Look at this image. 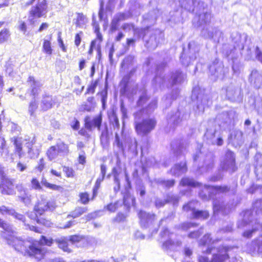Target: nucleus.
Here are the masks:
<instances>
[{
	"label": "nucleus",
	"instance_id": "45",
	"mask_svg": "<svg viewBox=\"0 0 262 262\" xmlns=\"http://www.w3.org/2000/svg\"><path fill=\"white\" fill-rule=\"evenodd\" d=\"M53 240L52 238H47L45 236H41V237L39 242H38V243H39L41 248L45 249L46 250V251H47V250L45 248L42 247L41 245H47L48 246H50L53 244ZM33 242H37V241H33Z\"/></svg>",
	"mask_w": 262,
	"mask_h": 262
},
{
	"label": "nucleus",
	"instance_id": "47",
	"mask_svg": "<svg viewBox=\"0 0 262 262\" xmlns=\"http://www.w3.org/2000/svg\"><path fill=\"white\" fill-rule=\"evenodd\" d=\"M9 31L7 29H4L0 32V43L6 41L9 37Z\"/></svg>",
	"mask_w": 262,
	"mask_h": 262
},
{
	"label": "nucleus",
	"instance_id": "18",
	"mask_svg": "<svg viewBox=\"0 0 262 262\" xmlns=\"http://www.w3.org/2000/svg\"><path fill=\"white\" fill-rule=\"evenodd\" d=\"M249 80L256 88H260L262 86V73L256 70H253L250 74Z\"/></svg>",
	"mask_w": 262,
	"mask_h": 262
},
{
	"label": "nucleus",
	"instance_id": "21",
	"mask_svg": "<svg viewBox=\"0 0 262 262\" xmlns=\"http://www.w3.org/2000/svg\"><path fill=\"white\" fill-rule=\"evenodd\" d=\"M214 243V241H212L210 237V235L207 234L205 235L200 240L199 244L203 247L207 246L206 249L205 250L202 249L203 253H210L212 250V247H210L211 244Z\"/></svg>",
	"mask_w": 262,
	"mask_h": 262
},
{
	"label": "nucleus",
	"instance_id": "28",
	"mask_svg": "<svg viewBox=\"0 0 262 262\" xmlns=\"http://www.w3.org/2000/svg\"><path fill=\"white\" fill-rule=\"evenodd\" d=\"M187 170L185 162L176 164L170 170V172L174 176H179L185 173Z\"/></svg>",
	"mask_w": 262,
	"mask_h": 262
},
{
	"label": "nucleus",
	"instance_id": "31",
	"mask_svg": "<svg viewBox=\"0 0 262 262\" xmlns=\"http://www.w3.org/2000/svg\"><path fill=\"white\" fill-rule=\"evenodd\" d=\"M252 212L250 210L245 211L243 215V219L241 223H238V227L243 228L251 222Z\"/></svg>",
	"mask_w": 262,
	"mask_h": 262
},
{
	"label": "nucleus",
	"instance_id": "27",
	"mask_svg": "<svg viewBox=\"0 0 262 262\" xmlns=\"http://www.w3.org/2000/svg\"><path fill=\"white\" fill-rule=\"evenodd\" d=\"M256 162L255 172L258 179H262V155L260 153H256L254 157Z\"/></svg>",
	"mask_w": 262,
	"mask_h": 262
},
{
	"label": "nucleus",
	"instance_id": "16",
	"mask_svg": "<svg viewBox=\"0 0 262 262\" xmlns=\"http://www.w3.org/2000/svg\"><path fill=\"white\" fill-rule=\"evenodd\" d=\"M102 121L101 114L95 116L93 119H91L89 116H87L84 119L85 127L89 130H91L93 127H97L98 130H100Z\"/></svg>",
	"mask_w": 262,
	"mask_h": 262
},
{
	"label": "nucleus",
	"instance_id": "52",
	"mask_svg": "<svg viewBox=\"0 0 262 262\" xmlns=\"http://www.w3.org/2000/svg\"><path fill=\"white\" fill-rule=\"evenodd\" d=\"M104 178L103 177L99 176L95 183V186L93 188V195L96 196L97 194L98 190L99 189L101 183L103 181Z\"/></svg>",
	"mask_w": 262,
	"mask_h": 262
},
{
	"label": "nucleus",
	"instance_id": "19",
	"mask_svg": "<svg viewBox=\"0 0 262 262\" xmlns=\"http://www.w3.org/2000/svg\"><path fill=\"white\" fill-rule=\"evenodd\" d=\"M240 94V89L232 84H230L226 89V97L232 101H235Z\"/></svg>",
	"mask_w": 262,
	"mask_h": 262
},
{
	"label": "nucleus",
	"instance_id": "34",
	"mask_svg": "<svg viewBox=\"0 0 262 262\" xmlns=\"http://www.w3.org/2000/svg\"><path fill=\"white\" fill-rule=\"evenodd\" d=\"M214 165V158L213 156L211 153H209L207 154L206 156L204 162V165L202 167H204L206 169V170H208L210 169H211Z\"/></svg>",
	"mask_w": 262,
	"mask_h": 262
},
{
	"label": "nucleus",
	"instance_id": "4",
	"mask_svg": "<svg viewBox=\"0 0 262 262\" xmlns=\"http://www.w3.org/2000/svg\"><path fill=\"white\" fill-rule=\"evenodd\" d=\"M185 77V75L180 71H176L170 75H165L163 73H157L154 81L156 85L160 87L166 85L167 86H172L174 84L181 83Z\"/></svg>",
	"mask_w": 262,
	"mask_h": 262
},
{
	"label": "nucleus",
	"instance_id": "14",
	"mask_svg": "<svg viewBox=\"0 0 262 262\" xmlns=\"http://www.w3.org/2000/svg\"><path fill=\"white\" fill-rule=\"evenodd\" d=\"M211 18V14L207 12H204L202 14H200L196 16L193 20V24L198 28H200L201 29L203 27H207L210 25Z\"/></svg>",
	"mask_w": 262,
	"mask_h": 262
},
{
	"label": "nucleus",
	"instance_id": "23",
	"mask_svg": "<svg viewBox=\"0 0 262 262\" xmlns=\"http://www.w3.org/2000/svg\"><path fill=\"white\" fill-rule=\"evenodd\" d=\"M228 140L234 145H239L243 141V133L238 130H233L229 136Z\"/></svg>",
	"mask_w": 262,
	"mask_h": 262
},
{
	"label": "nucleus",
	"instance_id": "1",
	"mask_svg": "<svg viewBox=\"0 0 262 262\" xmlns=\"http://www.w3.org/2000/svg\"><path fill=\"white\" fill-rule=\"evenodd\" d=\"M8 244L12 246L15 250L24 253L40 261L44 258L46 253L45 249L42 248L38 242H33V241H23L19 238L11 236L7 240Z\"/></svg>",
	"mask_w": 262,
	"mask_h": 262
},
{
	"label": "nucleus",
	"instance_id": "5",
	"mask_svg": "<svg viewBox=\"0 0 262 262\" xmlns=\"http://www.w3.org/2000/svg\"><path fill=\"white\" fill-rule=\"evenodd\" d=\"M235 185L232 188L228 186H212L205 185L203 188L199 192V196L203 200H208L213 198L214 195L220 193H235Z\"/></svg>",
	"mask_w": 262,
	"mask_h": 262
},
{
	"label": "nucleus",
	"instance_id": "39",
	"mask_svg": "<svg viewBox=\"0 0 262 262\" xmlns=\"http://www.w3.org/2000/svg\"><path fill=\"white\" fill-rule=\"evenodd\" d=\"M225 205L224 203L217 200H214L213 202V208L214 212H218L219 211H224Z\"/></svg>",
	"mask_w": 262,
	"mask_h": 262
},
{
	"label": "nucleus",
	"instance_id": "49",
	"mask_svg": "<svg viewBox=\"0 0 262 262\" xmlns=\"http://www.w3.org/2000/svg\"><path fill=\"white\" fill-rule=\"evenodd\" d=\"M215 130H207L205 133V136L207 139L209 143L212 144L213 140H215Z\"/></svg>",
	"mask_w": 262,
	"mask_h": 262
},
{
	"label": "nucleus",
	"instance_id": "56",
	"mask_svg": "<svg viewBox=\"0 0 262 262\" xmlns=\"http://www.w3.org/2000/svg\"><path fill=\"white\" fill-rule=\"evenodd\" d=\"M126 217L127 215L126 214L119 212L117 214L116 216L113 219V222L117 223L124 222L126 220Z\"/></svg>",
	"mask_w": 262,
	"mask_h": 262
},
{
	"label": "nucleus",
	"instance_id": "41",
	"mask_svg": "<svg viewBox=\"0 0 262 262\" xmlns=\"http://www.w3.org/2000/svg\"><path fill=\"white\" fill-rule=\"evenodd\" d=\"M180 3L181 7L187 11L190 12L194 10L192 6V4H193V0H181L180 1Z\"/></svg>",
	"mask_w": 262,
	"mask_h": 262
},
{
	"label": "nucleus",
	"instance_id": "37",
	"mask_svg": "<svg viewBox=\"0 0 262 262\" xmlns=\"http://www.w3.org/2000/svg\"><path fill=\"white\" fill-rule=\"evenodd\" d=\"M209 212L206 210H199L193 212L192 217L195 219L205 220L209 217Z\"/></svg>",
	"mask_w": 262,
	"mask_h": 262
},
{
	"label": "nucleus",
	"instance_id": "62",
	"mask_svg": "<svg viewBox=\"0 0 262 262\" xmlns=\"http://www.w3.org/2000/svg\"><path fill=\"white\" fill-rule=\"evenodd\" d=\"M68 238L69 241L71 242L72 244L79 242L82 239V236L76 235L70 236Z\"/></svg>",
	"mask_w": 262,
	"mask_h": 262
},
{
	"label": "nucleus",
	"instance_id": "40",
	"mask_svg": "<svg viewBox=\"0 0 262 262\" xmlns=\"http://www.w3.org/2000/svg\"><path fill=\"white\" fill-rule=\"evenodd\" d=\"M197 204L198 202L196 201H191L187 204L184 205L183 209L184 211L186 212L191 211V214L192 215V214H193V212L197 211V210L195 209Z\"/></svg>",
	"mask_w": 262,
	"mask_h": 262
},
{
	"label": "nucleus",
	"instance_id": "30",
	"mask_svg": "<svg viewBox=\"0 0 262 262\" xmlns=\"http://www.w3.org/2000/svg\"><path fill=\"white\" fill-rule=\"evenodd\" d=\"M135 203V197L128 192L125 193L123 197V204L126 209L128 210L131 206H134Z\"/></svg>",
	"mask_w": 262,
	"mask_h": 262
},
{
	"label": "nucleus",
	"instance_id": "22",
	"mask_svg": "<svg viewBox=\"0 0 262 262\" xmlns=\"http://www.w3.org/2000/svg\"><path fill=\"white\" fill-rule=\"evenodd\" d=\"M56 103V98L51 96H44L40 104L41 107L43 111L51 108Z\"/></svg>",
	"mask_w": 262,
	"mask_h": 262
},
{
	"label": "nucleus",
	"instance_id": "2",
	"mask_svg": "<svg viewBox=\"0 0 262 262\" xmlns=\"http://www.w3.org/2000/svg\"><path fill=\"white\" fill-rule=\"evenodd\" d=\"M12 141L15 146L14 152L20 159L25 155L23 149V145L25 144L27 148V154L30 159H35L38 157L41 150V146L37 143L35 136L32 137H26L25 139L21 137H13Z\"/></svg>",
	"mask_w": 262,
	"mask_h": 262
},
{
	"label": "nucleus",
	"instance_id": "53",
	"mask_svg": "<svg viewBox=\"0 0 262 262\" xmlns=\"http://www.w3.org/2000/svg\"><path fill=\"white\" fill-rule=\"evenodd\" d=\"M208 101L206 97L202 99L201 104H198L197 105V109L199 111V113H203L204 111L205 106L208 105Z\"/></svg>",
	"mask_w": 262,
	"mask_h": 262
},
{
	"label": "nucleus",
	"instance_id": "26",
	"mask_svg": "<svg viewBox=\"0 0 262 262\" xmlns=\"http://www.w3.org/2000/svg\"><path fill=\"white\" fill-rule=\"evenodd\" d=\"M41 200L39 201L37 204L34 206V210L39 215H42L43 212L48 210V201L43 198H41Z\"/></svg>",
	"mask_w": 262,
	"mask_h": 262
},
{
	"label": "nucleus",
	"instance_id": "35",
	"mask_svg": "<svg viewBox=\"0 0 262 262\" xmlns=\"http://www.w3.org/2000/svg\"><path fill=\"white\" fill-rule=\"evenodd\" d=\"M55 146H56L59 154L61 153L63 155H67L69 154V146L64 143L62 142H59Z\"/></svg>",
	"mask_w": 262,
	"mask_h": 262
},
{
	"label": "nucleus",
	"instance_id": "36",
	"mask_svg": "<svg viewBox=\"0 0 262 262\" xmlns=\"http://www.w3.org/2000/svg\"><path fill=\"white\" fill-rule=\"evenodd\" d=\"M260 230V234H262V225L259 223H257L252 227L251 230H248L243 233V236L247 238H250L252 236V233L256 231Z\"/></svg>",
	"mask_w": 262,
	"mask_h": 262
},
{
	"label": "nucleus",
	"instance_id": "38",
	"mask_svg": "<svg viewBox=\"0 0 262 262\" xmlns=\"http://www.w3.org/2000/svg\"><path fill=\"white\" fill-rule=\"evenodd\" d=\"M46 154L49 160L51 161L55 159L57 157L59 153L56 146H52L48 149Z\"/></svg>",
	"mask_w": 262,
	"mask_h": 262
},
{
	"label": "nucleus",
	"instance_id": "15",
	"mask_svg": "<svg viewBox=\"0 0 262 262\" xmlns=\"http://www.w3.org/2000/svg\"><path fill=\"white\" fill-rule=\"evenodd\" d=\"M0 180V188L2 193L4 194L11 195L14 193L13 184L11 180L7 178L5 175L2 177Z\"/></svg>",
	"mask_w": 262,
	"mask_h": 262
},
{
	"label": "nucleus",
	"instance_id": "64",
	"mask_svg": "<svg viewBox=\"0 0 262 262\" xmlns=\"http://www.w3.org/2000/svg\"><path fill=\"white\" fill-rule=\"evenodd\" d=\"M255 244L256 245L257 252L259 253H262V237H259L255 242Z\"/></svg>",
	"mask_w": 262,
	"mask_h": 262
},
{
	"label": "nucleus",
	"instance_id": "8",
	"mask_svg": "<svg viewBox=\"0 0 262 262\" xmlns=\"http://www.w3.org/2000/svg\"><path fill=\"white\" fill-rule=\"evenodd\" d=\"M47 3L46 0H42L35 7H32L30 11L28 20L30 24H34L35 18H40L47 12Z\"/></svg>",
	"mask_w": 262,
	"mask_h": 262
},
{
	"label": "nucleus",
	"instance_id": "44",
	"mask_svg": "<svg viewBox=\"0 0 262 262\" xmlns=\"http://www.w3.org/2000/svg\"><path fill=\"white\" fill-rule=\"evenodd\" d=\"M88 211L86 207H77L72 213V216L74 218L77 217L81 215Z\"/></svg>",
	"mask_w": 262,
	"mask_h": 262
},
{
	"label": "nucleus",
	"instance_id": "32",
	"mask_svg": "<svg viewBox=\"0 0 262 262\" xmlns=\"http://www.w3.org/2000/svg\"><path fill=\"white\" fill-rule=\"evenodd\" d=\"M157 101L156 99L152 100L148 105L146 108L140 110L141 115L144 116H148L149 114L152 113L155 108L157 107Z\"/></svg>",
	"mask_w": 262,
	"mask_h": 262
},
{
	"label": "nucleus",
	"instance_id": "42",
	"mask_svg": "<svg viewBox=\"0 0 262 262\" xmlns=\"http://www.w3.org/2000/svg\"><path fill=\"white\" fill-rule=\"evenodd\" d=\"M157 182L158 184L161 185L163 187L169 188L174 185L175 181L174 180H165L162 179H159L157 180Z\"/></svg>",
	"mask_w": 262,
	"mask_h": 262
},
{
	"label": "nucleus",
	"instance_id": "6",
	"mask_svg": "<svg viewBox=\"0 0 262 262\" xmlns=\"http://www.w3.org/2000/svg\"><path fill=\"white\" fill-rule=\"evenodd\" d=\"M145 35L143 37L145 41V46L148 48L155 49L159 45L164 41V35L163 32L159 29L150 30L148 28L144 30Z\"/></svg>",
	"mask_w": 262,
	"mask_h": 262
},
{
	"label": "nucleus",
	"instance_id": "58",
	"mask_svg": "<svg viewBox=\"0 0 262 262\" xmlns=\"http://www.w3.org/2000/svg\"><path fill=\"white\" fill-rule=\"evenodd\" d=\"M37 222L46 227H51L52 225V223L50 220H47L42 217H40L39 219H37Z\"/></svg>",
	"mask_w": 262,
	"mask_h": 262
},
{
	"label": "nucleus",
	"instance_id": "17",
	"mask_svg": "<svg viewBox=\"0 0 262 262\" xmlns=\"http://www.w3.org/2000/svg\"><path fill=\"white\" fill-rule=\"evenodd\" d=\"M129 14L126 13H119L114 15L111 24L110 30L113 32L118 29L119 23L129 17Z\"/></svg>",
	"mask_w": 262,
	"mask_h": 262
},
{
	"label": "nucleus",
	"instance_id": "63",
	"mask_svg": "<svg viewBox=\"0 0 262 262\" xmlns=\"http://www.w3.org/2000/svg\"><path fill=\"white\" fill-rule=\"evenodd\" d=\"M63 171L66 173L67 177H73L74 171L73 169L69 167L64 166L63 167Z\"/></svg>",
	"mask_w": 262,
	"mask_h": 262
},
{
	"label": "nucleus",
	"instance_id": "12",
	"mask_svg": "<svg viewBox=\"0 0 262 262\" xmlns=\"http://www.w3.org/2000/svg\"><path fill=\"white\" fill-rule=\"evenodd\" d=\"M138 216L140 219V225L144 228H151L156 219L155 214H151L142 210L138 213Z\"/></svg>",
	"mask_w": 262,
	"mask_h": 262
},
{
	"label": "nucleus",
	"instance_id": "20",
	"mask_svg": "<svg viewBox=\"0 0 262 262\" xmlns=\"http://www.w3.org/2000/svg\"><path fill=\"white\" fill-rule=\"evenodd\" d=\"M228 248L223 247L220 249L217 253L213 254L211 262H225L229 258L227 254Z\"/></svg>",
	"mask_w": 262,
	"mask_h": 262
},
{
	"label": "nucleus",
	"instance_id": "43",
	"mask_svg": "<svg viewBox=\"0 0 262 262\" xmlns=\"http://www.w3.org/2000/svg\"><path fill=\"white\" fill-rule=\"evenodd\" d=\"M141 94L139 96V98L137 101V104L139 106H142L148 99L146 91L143 90L141 91Z\"/></svg>",
	"mask_w": 262,
	"mask_h": 262
},
{
	"label": "nucleus",
	"instance_id": "25",
	"mask_svg": "<svg viewBox=\"0 0 262 262\" xmlns=\"http://www.w3.org/2000/svg\"><path fill=\"white\" fill-rule=\"evenodd\" d=\"M10 212L15 219L24 223L26 229H29L31 231H35V232H39V230L35 226H31L28 223H26L25 217L24 215L18 213L14 210L10 211Z\"/></svg>",
	"mask_w": 262,
	"mask_h": 262
},
{
	"label": "nucleus",
	"instance_id": "59",
	"mask_svg": "<svg viewBox=\"0 0 262 262\" xmlns=\"http://www.w3.org/2000/svg\"><path fill=\"white\" fill-rule=\"evenodd\" d=\"M95 107L94 105L93 104H90L89 103H85L82 104L80 106V110L81 111H87V112H90Z\"/></svg>",
	"mask_w": 262,
	"mask_h": 262
},
{
	"label": "nucleus",
	"instance_id": "10",
	"mask_svg": "<svg viewBox=\"0 0 262 262\" xmlns=\"http://www.w3.org/2000/svg\"><path fill=\"white\" fill-rule=\"evenodd\" d=\"M210 76L214 80L217 78H222L225 75L223 63L216 59L209 67Z\"/></svg>",
	"mask_w": 262,
	"mask_h": 262
},
{
	"label": "nucleus",
	"instance_id": "48",
	"mask_svg": "<svg viewBox=\"0 0 262 262\" xmlns=\"http://www.w3.org/2000/svg\"><path fill=\"white\" fill-rule=\"evenodd\" d=\"M43 51L49 55L52 53V49L51 48V43L50 41L45 40L43 43Z\"/></svg>",
	"mask_w": 262,
	"mask_h": 262
},
{
	"label": "nucleus",
	"instance_id": "54",
	"mask_svg": "<svg viewBox=\"0 0 262 262\" xmlns=\"http://www.w3.org/2000/svg\"><path fill=\"white\" fill-rule=\"evenodd\" d=\"M113 172L114 174V182L116 184V186L114 187V189L115 191L117 192L120 189V182L118 178V174L117 173L115 168H113Z\"/></svg>",
	"mask_w": 262,
	"mask_h": 262
},
{
	"label": "nucleus",
	"instance_id": "11",
	"mask_svg": "<svg viewBox=\"0 0 262 262\" xmlns=\"http://www.w3.org/2000/svg\"><path fill=\"white\" fill-rule=\"evenodd\" d=\"M201 34L206 38L212 39L214 41H219L222 33L216 28H213L210 25L203 27L201 29Z\"/></svg>",
	"mask_w": 262,
	"mask_h": 262
},
{
	"label": "nucleus",
	"instance_id": "13",
	"mask_svg": "<svg viewBox=\"0 0 262 262\" xmlns=\"http://www.w3.org/2000/svg\"><path fill=\"white\" fill-rule=\"evenodd\" d=\"M27 83L30 88L31 95L34 97L38 96L42 86L41 81L36 79L33 76H30L28 78Z\"/></svg>",
	"mask_w": 262,
	"mask_h": 262
},
{
	"label": "nucleus",
	"instance_id": "60",
	"mask_svg": "<svg viewBox=\"0 0 262 262\" xmlns=\"http://www.w3.org/2000/svg\"><path fill=\"white\" fill-rule=\"evenodd\" d=\"M166 203H167V200L157 198L155 201V205L157 208H159L164 206Z\"/></svg>",
	"mask_w": 262,
	"mask_h": 262
},
{
	"label": "nucleus",
	"instance_id": "57",
	"mask_svg": "<svg viewBox=\"0 0 262 262\" xmlns=\"http://www.w3.org/2000/svg\"><path fill=\"white\" fill-rule=\"evenodd\" d=\"M129 149L133 152H137V142L135 138L131 139L129 145Z\"/></svg>",
	"mask_w": 262,
	"mask_h": 262
},
{
	"label": "nucleus",
	"instance_id": "24",
	"mask_svg": "<svg viewBox=\"0 0 262 262\" xmlns=\"http://www.w3.org/2000/svg\"><path fill=\"white\" fill-rule=\"evenodd\" d=\"M181 112L178 110L174 114L172 115L169 118L168 120V123L173 124L174 125H177L182 120L187 119L189 116L188 114L184 113L181 116Z\"/></svg>",
	"mask_w": 262,
	"mask_h": 262
},
{
	"label": "nucleus",
	"instance_id": "9",
	"mask_svg": "<svg viewBox=\"0 0 262 262\" xmlns=\"http://www.w3.org/2000/svg\"><path fill=\"white\" fill-rule=\"evenodd\" d=\"M221 167L224 170L233 172L236 169L234 154L228 150L221 163Z\"/></svg>",
	"mask_w": 262,
	"mask_h": 262
},
{
	"label": "nucleus",
	"instance_id": "29",
	"mask_svg": "<svg viewBox=\"0 0 262 262\" xmlns=\"http://www.w3.org/2000/svg\"><path fill=\"white\" fill-rule=\"evenodd\" d=\"M55 242L58 244L59 248L63 250L65 252L70 253L71 250L68 247V242L69 241L67 237H61L55 240Z\"/></svg>",
	"mask_w": 262,
	"mask_h": 262
},
{
	"label": "nucleus",
	"instance_id": "51",
	"mask_svg": "<svg viewBox=\"0 0 262 262\" xmlns=\"http://www.w3.org/2000/svg\"><path fill=\"white\" fill-rule=\"evenodd\" d=\"M110 120L111 123L112 124L113 126L114 127H117V128H119L120 124L119 122V119L115 113H113L110 116Z\"/></svg>",
	"mask_w": 262,
	"mask_h": 262
},
{
	"label": "nucleus",
	"instance_id": "46",
	"mask_svg": "<svg viewBox=\"0 0 262 262\" xmlns=\"http://www.w3.org/2000/svg\"><path fill=\"white\" fill-rule=\"evenodd\" d=\"M38 107V104L37 102L36 101V100L35 99V97L32 100V101L30 102L29 108H28V111L30 113L31 116H33L35 111L37 110Z\"/></svg>",
	"mask_w": 262,
	"mask_h": 262
},
{
	"label": "nucleus",
	"instance_id": "33",
	"mask_svg": "<svg viewBox=\"0 0 262 262\" xmlns=\"http://www.w3.org/2000/svg\"><path fill=\"white\" fill-rule=\"evenodd\" d=\"M180 184L183 186L200 187L202 184L195 182L193 179L185 177L182 179Z\"/></svg>",
	"mask_w": 262,
	"mask_h": 262
},
{
	"label": "nucleus",
	"instance_id": "61",
	"mask_svg": "<svg viewBox=\"0 0 262 262\" xmlns=\"http://www.w3.org/2000/svg\"><path fill=\"white\" fill-rule=\"evenodd\" d=\"M97 85V82L96 81L92 82L90 85L87 89L85 94H94L95 93V89Z\"/></svg>",
	"mask_w": 262,
	"mask_h": 262
},
{
	"label": "nucleus",
	"instance_id": "3",
	"mask_svg": "<svg viewBox=\"0 0 262 262\" xmlns=\"http://www.w3.org/2000/svg\"><path fill=\"white\" fill-rule=\"evenodd\" d=\"M141 112L135 113V126L137 133L141 136H145L153 130L157 124L154 118L146 117L141 115Z\"/></svg>",
	"mask_w": 262,
	"mask_h": 262
},
{
	"label": "nucleus",
	"instance_id": "55",
	"mask_svg": "<svg viewBox=\"0 0 262 262\" xmlns=\"http://www.w3.org/2000/svg\"><path fill=\"white\" fill-rule=\"evenodd\" d=\"M100 95L101 96V100L102 104V107L103 108H105V105L107 101V90H104L102 91L100 93Z\"/></svg>",
	"mask_w": 262,
	"mask_h": 262
},
{
	"label": "nucleus",
	"instance_id": "50",
	"mask_svg": "<svg viewBox=\"0 0 262 262\" xmlns=\"http://www.w3.org/2000/svg\"><path fill=\"white\" fill-rule=\"evenodd\" d=\"M108 129L107 127H105V129L103 130L101 132V135L100 137L101 142L102 144H106L108 142Z\"/></svg>",
	"mask_w": 262,
	"mask_h": 262
},
{
	"label": "nucleus",
	"instance_id": "7",
	"mask_svg": "<svg viewBox=\"0 0 262 262\" xmlns=\"http://www.w3.org/2000/svg\"><path fill=\"white\" fill-rule=\"evenodd\" d=\"M161 236L166 239L162 245V249L165 251H175L177 248L180 247L182 243L180 241H174L172 240L173 236L175 235L172 232H170L167 229H163L160 233Z\"/></svg>",
	"mask_w": 262,
	"mask_h": 262
}]
</instances>
